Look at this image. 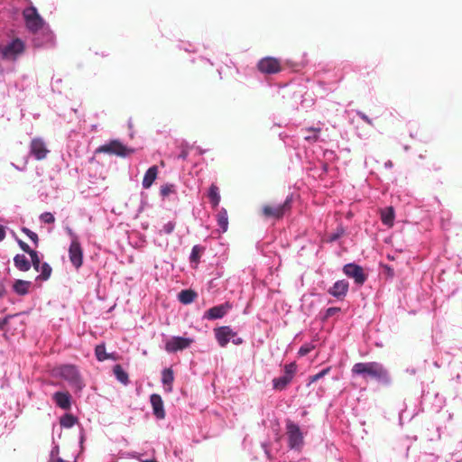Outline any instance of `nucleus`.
<instances>
[{
  "label": "nucleus",
  "mask_w": 462,
  "mask_h": 462,
  "mask_svg": "<svg viewBox=\"0 0 462 462\" xmlns=\"http://www.w3.org/2000/svg\"><path fill=\"white\" fill-rule=\"evenodd\" d=\"M353 375H360L364 379H372L377 382L389 384L391 376L388 370L378 362H359L352 366Z\"/></svg>",
  "instance_id": "f257e3e1"
},
{
  "label": "nucleus",
  "mask_w": 462,
  "mask_h": 462,
  "mask_svg": "<svg viewBox=\"0 0 462 462\" xmlns=\"http://www.w3.org/2000/svg\"><path fill=\"white\" fill-rule=\"evenodd\" d=\"M291 197H287L281 204H265L262 208V215L265 218L281 219L286 213L291 211Z\"/></svg>",
  "instance_id": "f03ea898"
},
{
  "label": "nucleus",
  "mask_w": 462,
  "mask_h": 462,
  "mask_svg": "<svg viewBox=\"0 0 462 462\" xmlns=\"http://www.w3.org/2000/svg\"><path fill=\"white\" fill-rule=\"evenodd\" d=\"M59 374L62 379L66 380L69 386L75 391H80L84 387L80 374L75 365H61L59 368Z\"/></svg>",
  "instance_id": "7ed1b4c3"
},
{
  "label": "nucleus",
  "mask_w": 462,
  "mask_h": 462,
  "mask_svg": "<svg viewBox=\"0 0 462 462\" xmlns=\"http://www.w3.org/2000/svg\"><path fill=\"white\" fill-rule=\"evenodd\" d=\"M96 152L97 153H107L110 155L127 157L134 153V150L125 146L118 140H112L109 143L99 146Z\"/></svg>",
  "instance_id": "20e7f679"
},
{
  "label": "nucleus",
  "mask_w": 462,
  "mask_h": 462,
  "mask_svg": "<svg viewBox=\"0 0 462 462\" xmlns=\"http://www.w3.org/2000/svg\"><path fill=\"white\" fill-rule=\"evenodd\" d=\"M26 27L32 33L39 32L44 25V21L34 6L25 8L23 12Z\"/></svg>",
  "instance_id": "39448f33"
},
{
  "label": "nucleus",
  "mask_w": 462,
  "mask_h": 462,
  "mask_svg": "<svg viewBox=\"0 0 462 462\" xmlns=\"http://www.w3.org/2000/svg\"><path fill=\"white\" fill-rule=\"evenodd\" d=\"M214 332L217 341L221 347H225L230 340H232L235 345H240L243 343V339L237 337V333L229 326L219 327L216 328Z\"/></svg>",
  "instance_id": "423d86ee"
},
{
  "label": "nucleus",
  "mask_w": 462,
  "mask_h": 462,
  "mask_svg": "<svg viewBox=\"0 0 462 462\" xmlns=\"http://www.w3.org/2000/svg\"><path fill=\"white\" fill-rule=\"evenodd\" d=\"M288 445L292 449H300L303 445V434L300 427L291 420L286 422Z\"/></svg>",
  "instance_id": "0eeeda50"
},
{
  "label": "nucleus",
  "mask_w": 462,
  "mask_h": 462,
  "mask_svg": "<svg viewBox=\"0 0 462 462\" xmlns=\"http://www.w3.org/2000/svg\"><path fill=\"white\" fill-rule=\"evenodd\" d=\"M25 50L24 42L16 38L4 47L0 48L2 57L5 60H15Z\"/></svg>",
  "instance_id": "6e6552de"
},
{
  "label": "nucleus",
  "mask_w": 462,
  "mask_h": 462,
  "mask_svg": "<svg viewBox=\"0 0 462 462\" xmlns=\"http://www.w3.org/2000/svg\"><path fill=\"white\" fill-rule=\"evenodd\" d=\"M343 272L347 277L354 279L357 285H363L367 279V274L365 273L363 267L356 263L346 264L343 267Z\"/></svg>",
  "instance_id": "1a4fd4ad"
},
{
  "label": "nucleus",
  "mask_w": 462,
  "mask_h": 462,
  "mask_svg": "<svg viewBox=\"0 0 462 462\" xmlns=\"http://www.w3.org/2000/svg\"><path fill=\"white\" fill-rule=\"evenodd\" d=\"M69 261L72 265L79 269L83 263V249L78 237H74L69 247Z\"/></svg>",
  "instance_id": "9d476101"
},
{
  "label": "nucleus",
  "mask_w": 462,
  "mask_h": 462,
  "mask_svg": "<svg viewBox=\"0 0 462 462\" xmlns=\"http://www.w3.org/2000/svg\"><path fill=\"white\" fill-rule=\"evenodd\" d=\"M258 69L264 74H275L281 71V61L273 57H265L259 60L257 64Z\"/></svg>",
  "instance_id": "9b49d317"
},
{
  "label": "nucleus",
  "mask_w": 462,
  "mask_h": 462,
  "mask_svg": "<svg viewBox=\"0 0 462 462\" xmlns=\"http://www.w3.org/2000/svg\"><path fill=\"white\" fill-rule=\"evenodd\" d=\"M193 339L182 337H172L170 340H168L165 344V350L168 353H175L177 351H181L183 349L188 348Z\"/></svg>",
  "instance_id": "f8f14e48"
},
{
  "label": "nucleus",
  "mask_w": 462,
  "mask_h": 462,
  "mask_svg": "<svg viewBox=\"0 0 462 462\" xmlns=\"http://www.w3.org/2000/svg\"><path fill=\"white\" fill-rule=\"evenodd\" d=\"M50 151L42 138H33L30 143V153L37 160H44Z\"/></svg>",
  "instance_id": "ddd939ff"
},
{
  "label": "nucleus",
  "mask_w": 462,
  "mask_h": 462,
  "mask_svg": "<svg viewBox=\"0 0 462 462\" xmlns=\"http://www.w3.org/2000/svg\"><path fill=\"white\" fill-rule=\"evenodd\" d=\"M232 309V305L226 301L223 304L214 306L208 309L205 313L203 318L206 319L213 320L223 318L230 310Z\"/></svg>",
  "instance_id": "4468645a"
},
{
  "label": "nucleus",
  "mask_w": 462,
  "mask_h": 462,
  "mask_svg": "<svg viewBox=\"0 0 462 462\" xmlns=\"http://www.w3.org/2000/svg\"><path fill=\"white\" fill-rule=\"evenodd\" d=\"M349 282L346 280H339L330 287L328 292L333 297L343 300L348 292Z\"/></svg>",
  "instance_id": "2eb2a0df"
},
{
  "label": "nucleus",
  "mask_w": 462,
  "mask_h": 462,
  "mask_svg": "<svg viewBox=\"0 0 462 462\" xmlns=\"http://www.w3.org/2000/svg\"><path fill=\"white\" fill-rule=\"evenodd\" d=\"M150 402L152 408L153 415L158 420H163L166 416V412L164 410L163 401L160 394L152 393L150 396Z\"/></svg>",
  "instance_id": "dca6fc26"
},
{
  "label": "nucleus",
  "mask_w": 462,
  "mask_h": 462,
  "mask_svg": "<svg viewBox=\"0 0 462 462\" xmlns=\"http://www.w3.org/2000/svg\"><path fill=\"white\" fill-rule=\"evenodd\" d=\"M53 400L55 401L56 404L63 409V410H69L71 406V397L70 394L68 392H57L53 394Z\"/></svg>",
  "instance_id": "f3484780"
},
{
  "label": "nucleus",
  "mask_w": 462,
  "mask_h": 462,
  "mask_svg": "<svg viewBox=\"0 0 462 462\" xmlns=\"http://www.w3.org/2000/svg\"><path fill=\"white\" fill-rule=\"evenodd\" d=\"M157 175H158V167L156 165L150 167L146 171V172L143 176V187L144 189H149L152 185L154 180H156Z\"/></svg>",
  "instance_id": "a211bd4d"
},
{
  "label": "nucleus",
  "mask_w": 462,
  "mask_h": 462,
  "mask_svg": "<svg viewBox=\"0 0 462 462\" xmlns=\"http://www.w3.org/2000/svg\"><path fill=\"white\" fill-rule=\"evenodd\" d=\"M32 282L30 281L16 280L13 284L14 291L20 296L29 293Z\"/></svg>",
  "instance_id": "6ab92c4d"
},
{
  "label": "nucleus",
  "mask_w": 462,
  "mask_h": 462,
  "mask_svg": "<svg viewBox=\"0 0 462 462\" xmlns=\"http://www.w3.org/2000/svg\"><path fill=\"white\" fill-rule=\"evenodd\" d=\"M14 266L22 272H27L31 268V263L24 254H16L14 257Z\"/></svg>",
  "instance_id": "aec40b11"
},
{
  "label": "nucleus",
  "mask_w": 462,
  "mask_h": 462,
  "mask_svg": "<svg viewBox=\"0 0 462 462\" xmlns=\"http://www.w3.org/2000/svg\"><path fill=\"white\" fill-rule=\"evenodd\" d=\"M174 381V374L171 368H165L162 373V382L167 387V392L172 391V383Z\"/></svg>",
  "instance_id": "412c9836"
},
{
  "label": "nucleus",
  "mask_w": 462,
  "mask_h": 462,
  "mask_svg": "<svg viewBox=\"0 0 462 462\" xmlns=\"http://www.w3.org/2000/svg\"><path fill=\"white\" fill-rule=\"evenodd\" d=\"M381 220L388 226H392L393 225L394 210L393 207L385 208L381 211Z\"/></svg>",
  "instance_id": "4be33fe9"
},
{
  "label": "nucleus",
  "mask_w": 462,
  "mask_h": 462,
  "mask_svg": "<svg viewBox=\"0 0 462 462\" xmlns=\"http://www.w3.org/2000/svg\"><path fill=\"white\" fill-rule=\"evenodd\" d=\"M208 196L213 208H217L220 202V195L218 187L216 184H211Z\"/></svg>",
  "instance_id": "5701e85b"
},
{
  "label": "nucleus",
  "mask_w": 462,
  "mask_h": 462,
  "mask_svg": "<svg viewBox=\"0 0 462 462\" xmlns=\"http://www.w3.org/2000/svg\"><path fill=\"white\" fill-rule=\"evenodd\" d=\"M291 382V379L283 374L282 376L273 380V386L276 391H282L290 384Z\"/></svg>",
  "instance_id": "b1692460"
},
{
  "label": "nucleus",
  "mask_w": 462,
  "mask_h": 462,
  "mask_svg": "<svg viewBox=\"0 0 462 462\" xmlns=\"http://www.w3.org/2000/svg\"><path fill=\"white\" fill-rule=\"evenodd\" d=\"M179 300L183 304H189L197 297V293L192 290H183L179 293Z\"/></svg>",
  "instance_id": "393cba45"
},
{
  "label": "nucleus",
  "mask_w": 462,
  "mask_h": 462,
  "mask_svg": "<svg viewBox=\"0 0 462 462\" xmlns=\"http://www.w3.org/2000/svg\"><path fill=\"white\" fill-rule=\"evenodd\" d=\"M114 374L116 375V379L122 383L123 384L126 385L129 383V377L128 374L123 369V367L120 365H116L114 366Z\"/></svg>",
  "instance_id": "a878e982"
},
{
  "label": "nucleus",
  "mask_w": 462,
  "mask_h": 462,
  "mask_svg": "<svg viewBox=\"0 0 462 462\" xmlns=\"http://www.w3.org/2000/svg\"><path fill=\"white\" fill-rule=\"evenodd\" d=\"M217 224L222 232H226L228 228L227 212L225 208H221L217 214Z\"/></svg>",
  "instance_id": "bb28decb"
},
{
  "label": "nucleus",
  "mask_w": 462,
  "mask_h": 462,
  "mask_svg": "<svg viewBox=\"0 0 462 462\" xmlns=\"http://www.w3.org/2000/svg\"><path fill=\"white\" fill-rule=\"evenodd\" d=\"M305 131L308 133V134L304 136V139L308 142L315 143L319 140L321 129L310 127L307 128Z\"/></svg>",
  "instance_id": "cd10ccee"
},
{
  "label": "nucleus",
  "mask_w": 462,
  "mask_h": 462,
  "mask_svg": "<svg viewBox=\"0 0 462 462\" xmlns=\"http://www.w3.org/2000/svg\"><path fill=\"white\" fill-rule=\"evenodd\" d=\"M204 251H205V247L199 245H194L192 247L190 257H189L190 262L198 263L199 262L201 254L204 253Z\"/></svg>",
  "instance_id": "c85d7f7f"
},
{
  "label": "nucleus",
  "mask_w": 462,
  "mask_h": 462,
  "mask_svg": "<svg viewBox=\"0 0 462 462\" xmlns=\"http://www.w3.org/2000/svg\"><path fill=\"white\" fill-rule=\"evenodd\" d=\"M39 272H41V273L37 277V279L38 280H42V281H47L51 277L52 269H51V267L50 266L49 263H43L40 266Z\"/></svg>",
  "instance_id": "c756f323"
},
{
  "label": "nucleus",
  "mask_w": 462,
  "mask_h": 462,
  "mask_svg": "<svg viewBox=\"0 0 462 462\" xmlns=\"http://www.w3.org/2000/svg\"><path fill=\"white\" fill-rule=\"evenodd\" d=\"M95 355L98 361L103 362L108 359L107 353L106 352V346L104 344L97 345L95 348Z\"/></svg>",
  "instance_id": "7c9ffc66"
},
{
  "label": "nucleus",
  "mask_w": 462,
  "mask_h": 462,
  "mask_svg": "<svg viewBox=\"0 0 462 462\" xmlns=\"http://www.w3.org/2000/svg\"><path fill=\"white\" fill-rule=\"evenodd\" d=\"M77 421L72 414H65L60 419V425L64 428H71Z\"/></svg>",
  "instance_id": "2f4dec72"
},
{
  "label": "nucleus",
  "mask_w": 462,
  "mask_h": 462,
  "mask_svg": "<svg viewBox=\"0 0 462 462\" xmlns=\"http://www.w3.org/2000/svg\"><path fill=\"white\" fill-rule=\"evenodd\" d=\"M30 257H31V266L32 265L33 268L39 272L40 270V266L42 265V263H41V259L38 255V253L36 251H32V252H30L29 254Z\"/></svg>",
  "instance_id": "473e14b6"
},
{
  "label": "nucleus",
  "mask_w": 462,
  "mask_h": 462,
  "mask_svg": "<svg viewBox=\"0 0 462 462\" xmlns=\"http://www.w3.org/2000/svg\"><path fill=\"white\" fill-rule=\"evenodd\" d=\"M160 192L162 197H168L176 192L175 186L173 184H165L161 187Z\"/></svg>",
  "instance_id": "72a5a7b5"
},
{
  "label": "nucleus",
  "mask_w": 462,
  "mask_h": 462,
  "mask_svg": "<svg viewBox=\"0 0 462 462\" xmlns=\"http://www.w3.org/2000/svg\"><path fill=\"white\" fill-rule=\"evenodd\" d=\"M22 232L24 233L33 242L35 246L38 245V244H39V237H38V235L36 233L32 232V230H30L27 227H23L22 228Z\"/></svg>",
  "instance_id": "f704fd0d"
},
{
  "label": "nucleus",
  "mask_w": 462,
  "mask_h": 462,
  "mask_svg": "<svg viewBox=\"0 0 462 462\" xmlns=\"http://www.w3.org/2000/svg\"><path fill=\"white\" fill-rule=\"evenodd\" d=\"M179 148L180 150V152L178 155V158L181 160H186L189 152V146L188 145V143H180Z\"/></svg>",
  "instance_id": "c9c22d12"
},
{
  "label": "nucleus",
  "mask_w": 462,
  "mask_h": 462,
  "mask_svg": "<svg viewBox=\"0 0 462 462\" xmlns=\"http://www.w3.org/2000/svg\"><path fill=\"white\" fill-rule=\"evenodd\" d=\"M296 365L294 363L288 364L284 366V375L290 377L291 380L296 372Z\"/></svg>",
  "instance_id": "e433bc0d"
},
{
  "label": "nucleus",
  "mask_w": 462,
  "mask_h": 462,
  "mask_svg": "<svg viewBox=\"0 0 462 462\" xmlns=\"http://www.w3.org/2000/svg\"><path fill=\"white\" fill-rule=\"evenodd\" d=\"M314 348L315 346L313 344L308 343L300 347L298 354L300 356H304L308 355L310 351H312Z\"/></svg>",
  "instance_id": "4c0bfd02"
},
{
  "label": "nucleus",
  "mask_w": 462,
  "mask_h": 462,
  "mask_svg": "<svg viewBox=\"0 0 462 462\" xmlns=\"http://www.w3.org/2000/svg\"><path fill=\"white\" fill-rule=\"evenodd\" d=\"M330 371V367H327L325 369H323L322 371H320L319 373L312 375L310 377V383H314L316 381H318L319 379L324 377L326 374H328Z\"/></svg>",
  "instance_id": "58836bf2"
},
{
  "label": "nucleus",
  "mask_w": 462,
  "mask_h": 462,
  "mask_svg": "<svg viewBox=\"0 0 462 462\" xmlns=\"http://www.w3.org/2000/svg\"><path fill=\"white\" fill-rule=\"evenodd\" d=\"M40 219L46 224H52L55 221V217L51 212L42 213L40 216Z\"/></svg>",
  "instance_id": "ea45409f"
},
{
  "label": "nucleus",
  "mask_w": 462,
  "mask_h": 462,
  "mask_svg": "<svg viewBox=\"0 0 462 462\" xmlns=\"http://www.w3.org/2000/svg\"><path fill=\"white\" fill-rule=\"evenodd\" d=\"M174 228H175V223L172 221H170L162 226V232H163L164 234L170 235L173 232Z\"/></svg>",
  "instance_id": "a19ab883"
},
{
  "label": "nucleus",
  "mask_w": 462,
  "mask_h": 462,
  "mask_svg": "<svg viewBox=\"0 0 462 462\" xmlns=\"http://www.w3.org/2000/svg\"><path fill=\"white\" fill-rule=\"evenodd\" d=\"M17 243H18V245H19L20 248H21L23 252L27 253L28 254H30V252H32V251H33V250H32V249H31V248H30V246H29L25 242H23V240L18 239V240H17Z\"/></svg>",
  "instance_id": "79ce46f5"
},
{
  "label": "nucleus",
  "mask_w": 462,
  "mask_h": 462,
  "mask_svg": "<svg viewBox=\"0 0 462 462\" xmlns=\"http://www.w3.org/2000/svg\"><path fill=\"white\" fill-rule=\"evenodd\" d=\"M338 311H340L339 308H337V307L328 308L326 311L325 318H329V317L335 315L336 313H337Z\"/></svg>",
  "instance_id": "37998d69"
},
{
  "label": "nucleus",
  "mask_w": 462,
  "mask_h": 462,
  "mask_svg": "<svg viewBox=\"0 0 462 462\" xmlns=\"http://www.w3.org/2000/svg\"><path fill=\"white\" fill-rule=\"evenodd\" d=\"M357 115L361 119H363L365 122H366L369 125H373L372 120L363 112H357Z\"/></svg>",
  "instance_id": "c03bdc74"
},
{
  "label": "nucleus",
  "mask_w": 462,
  "mask_h": 462,
  "mask_svg": "<svg viewBox=\"0 0 462 462\" xmlns=\"http://www.w3.org/2000/svg\"><path fill=\"white\" fill-rule=\"evenodd\" d=\"M49 462H65V461L60 457H54V451H52L51 457Z\"/></svg>",
  "instance_id": "a18cd8bd"
},
{
  "label": "nucleus",
  "mask_w": 462,
  "mask_h": 462,
  "mask_svg": "<svg viewBox=\"0 0 462 462\" xmlns=\"http://www.w3.org/2000/svg\"><path fill=\"white\" fill-rule=\"evenodd\" d=\"M5 237V230L3 226L0 225V242L3 241Z\"/></svg>",
  "instance_id": "49530a36"
},
{
  "label": "nucleus",
  "mask_w": 462,
  "mask_h": 462,
  "mask_svg": "<svg viewBox=\"0 0 462 462\" xmlns=\"http://www.w3.org/2000/svg\"><path fill=\"white\" fill-rule=\"evenodd\" d=\"M68 233H69V235L70 236L71 240H72V239H74V237H78V236H77L72 232V230H71L70 228H68Z\"/></svg>",
  "instance_id": "de8ad7c7"
},
{
  "label": "nucleus",
  "mask_w": 462,
  "mask_h": 462,
  "mask_svg": "<svg viewBox=\"0 0 462 462\" xmlns=\"http://www.w3.org/2000/svg\"><path fill=\"white\" fill-rule=\"evenodd\" d=\"M5 292V290L4 288V286L0 285V298H2L4 296Z\"/></svg>",
  "instance_id": "09e8293b"
},
{
  "label": "nucleus",
  "mask_w": 462,
  "mask_h": 462,
  "mask_svg": "<svg viewBox=\"0 0 462 462\" xmlns=\"http://www.w3.org/2000/svg\"><path fill=\"white\" fill-rule=\"evenodd\" d=\"M106 356H108V359L116 360V356L114 354H107Z\"/></svg>",
  "instance_id": "8fccbe9b"
},
{
  "label": "nucleus",
  "mask_w": 462,
  "mask_h": 462,
  "mask_svg": "<svg viewBox=\"0 0 462 462\" xmlns=\"http://www.w3.org/2000/svg\"><path fill=\"white\" fill-rule=\"evenodd\" d=\"M142 462H158L156 459H145L142 460Z\"/></svg>",
  "instance_id": "3c124183"
},
{
  "label": "nucleus",
  "mask_w": 462,
  "mask_h": 462,
  "mask_svg": "<svg viewBox=\"0 0 462 462\" xmlns=\"http://www.w3.org/2000/svg\"><path fill=\"white\" fill-rule=\"evenodd\" d=\"M337 237H338V236H337V235H334V236L331 237V240H332V241H334V240H336Z\"/></svg>",
  "instance_id": "603ef678"
},
{
  "label": "nucleus",
  "mask_w": 462,
  "mask_h": 462,
  "mask_svg": "<svg viewBox=\"0 0 462 462\" xmlns=\"http://www.w3.org/2000/svg\"><path fill=\"white\" fill-rule=\"evenodd\" d=\"M3 322H4V324H5V323L7 322V319H5L3 320Z\"/></svg>",
  "instance_id": "864d4df0"
},
{
  "label": "nucleus",
  "mask_w": 462,
  "mask_h": 462,
  "mask_svg": "<svg viewBox=\"0 0 462 462\" xmlns=\"http://www.w3.org/2000/svg\"><path fill=\"white\" fill-rule=\"evenodd\" d=\"M2 325H4V322H1V323H0V328L2 327Z\"/></svg>",
  "instance_id": "5fc2aeb1"
},
{
  "label": "nucleus",
  "mask_w": 462,
  "mask_h": 462,
  "mask_svg": "<svg viewBox=\"0 0 462 462\" xmlns=\"http://www.w3.org/2000/svg\"><path fill=\"white\" fill-rule=\"evenodd\" d=\"M2 325H4V322H1V323H0V328L2 327Z\"/></svg>",
  "instance_id": "6e6d98bb"
}]
</instances>
